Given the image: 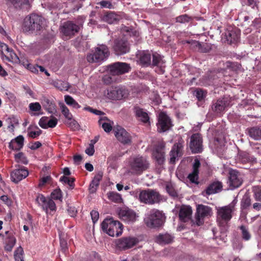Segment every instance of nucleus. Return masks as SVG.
Instances as JSON below:
<instances>
[{
    "label": "nucleus",
    "mask_w": 261,
    "mask_h": 261,
    "mask_svg": "<svg viewBox=\"0 0 261 261\" xmlns=\"http://www.w3.org/2000/svg\"><path fill=\"white\" fill-rule=\"evenodd\" d=\"M225 37L228 43H236L240 39V33L235 30H228L225 32Z\"/></svg>",
    "instance_id": "obj_29"
},
{
    "label": "nucleus",
    "mask_w": 261,
    "mask_h": 261,
    "mask_svg": "<svg viewBox=\"0 0 261 261\" xmlns=\"http://www.w3.org/2000/svg\"><path fill=\"white\" fill-rule=\"evenodd\" d=\"M228 183L231 189L241 186L243 183V179L240 173L236 170L229 171Z\"/></svg>",
    "instance_id": "obj_20"
},
{
    "label": "nucleus",
    "mask_w": 261,
    "mask_h": 261,
    "mask_svg": "<svg viewBox=\"0 0 261 261\" xmlns=\"http://www.w3.org/2000/svg\"><path fill=\"white\" fill-rule=\"evenodd\" d=\"M110 73L112 75H119L128 72L131 69L129 64L117 62L111 64L108 66Z\"/></svg>",
    "instance_id": "obj_14"
},
{
    "label": "nucleus",
    "mask_w": 261,
    "mask_h": 261,
    "mask_svg": "<svg viewBox=\"0 0 261 261\" xmlns=\"http://www.w3.org/2000/svg\"><path fill=\"white\" fill-rule=\"evenodd\" d=\"M128 95V89L122 85L111 86L104 91V96L106 98L112 100L124 99Z\"/></svg>",
    "instance_id": "obj_5"
},
{
    "label": "nucleus",
    "mask_w": 261,
    "mask_h": 261,
    "mask_svg": "<svg viewBox=\"0 0 261 261\" xmlns=\"http://www.w3.org/2000/svg\"><path fill=\"white\" fill-rule=\"evenodd\" d=\"M251 198L248 194H245L241 202V208L242 210L247 209L251 205Z\"/></svg>",
    "instance_id": "obj_40"
},
{
    "label": "nucleus",
    "mask_w": 261,
    "mask_h": 261,
    "mask_svg": "<svg viewBox=\"0 0 261 261\" xmlns=\"http://www.w3.org/2000/svg\"><path fill=\"white\" fill-rule=\"evenodd\" d=\"M90 215L93 223H95L99 218V213L97 211L92 210Z\"/></svg>",
    "instance_id": "obj_62"
},
{
    "label": "nucleus",
    "mask_w": 261,
    "mask_h": 261,
    "mask_svg": "<svg viewBox=\"0 0 261 261\" xmlns=\"http://www.w3.org/2000/svg\"><path fill=\"white\" fill-rule=\"evenodd\" d=\"M112 48L116 55H122L129 51L130 44L126 39L119 38L114 40Z\"/></svg>",
    "instance_id": "obj_11"
},
{
    "label": "nucleus",
    "mask_w": 261,
    "mask_h": 261,
    "mask_svg": "<svg viewBox=\"0 0 261 261\" xmlns=\"http://www.w3.org/2000/svg\"><path fill=\"white\" fill-rule=\"evenodd\" d=\"M37 128L38 129L37 131H30L28 132V135L29 137L35 139L38 137L42 134V131L38 127H37Z\"/></svg>",
    "instance_id": "obj_55"
},
{
    "label": "nucleus",
    "mask_w": 261,
    "mask_h": 261,
    "mask_svg": "<svg viewBox=\"0 0 261 261\" xmlns=\"http://www.w3.org/2000/svg\"><path fill=\"white\" fill-rule=\"evenodd\" d=\"M102 231L111 237H118L123 231V225L113 218L105 219L101 224Z\"/></svg>",
    "instance_id": "obj_3"
},
{
    "label": "nucleus",
    "mask_w": 261,
    "mask_h": 261,
    "mask_svg": "<svg viewBox=\"0 0 261 261\" xmlns=\"http://www.w3.org/2000/svg\"><path fill=\"white\" fill-rule=\"evenodd\" d=\"M152 55L148 51H143L139 55L140 64L144 66H149L151 64Z\"/></svg>",
    "instance_id": "obj_31"
},
{
    "label": "nucleus",
    "mask_w": 261,
    "mask_h": 261,
    "mask_svg": "<svg viewBox=\"0 0 261 261\" xmlns=\"http://www.w3.org/2000/svg\"><path fill=\"white\" fill-rule=\"evenodd\" d=\"M51 179H52L50 175H47V176L43 177L40 179V182L39 184V186L40 187H42V186L45 185L46 183L50 182Z\"/></svg>",
    "instance_id": "obj_59"
},
{
    "label": "nucleus",
    "mask_w": 261,
    "mask_h": 261,
    "mask_svg": "<svg viewBox=\"0 0 261 261\" xmlns=\"http://www.w3.org/2000/svg\"><path fill=\"white\" fill-rule=\"evenodd\" d=\"M60 181L64 184H67L69 185L71 189H73L74 187V178H69L66 176H62L60 178Z\"/></svg>",
    "instance_id": "obj_43"
},
{
    "label": "nucleus",
    "mask_w": 261,
    "mask_h": 261,
    "mask_svg": "<svg viewBox=\"0 0 261 261\" xmlns=\"http://www.w3.org/2000/svg\"><path fill=\"white\" fill-rule=\"evenodd\" d=\"M230 101L227 98L218 99L212 106V110L217 113H220L230 106Z\"/></svg>",
    "instance_id": "obj_25"
},
{
    "label": "nucleus",
    "mask_w": 261,
    "mask_h": 261,
    "mask_svg": "<svg viewBox=\"0 0 261 261\" xmlns=\"http://www.w3.org/2000/svg\"><path fill=\"white\" fill-rule=\"evenodd\" d=\"M110 55L108 46L104 44L95 48L92 53L87 56V60L89 63H99L106 60Z\"/></svg>",
    "instance_id": "obj_8"
},
{
    "label": "nucleus",
    "mask_w": 261,
    "mask_h": 261,
    "mask_svg": "<svg viewBox=\"0 0 261 261\" xmlns=\"http://www.w3.org/2000/svg\"><path fill=\"white\" fill-rule=\"evenodd\" d=\"M36 201L46 214L49 210L50 212H55L57 210L56 205L54 200L49 197H46L43 194H38L36 197Z\"/></svg>",
    "instance_id": "obj_12"
},
{
    "label": "nucleus",
    "mask_w": 261,
    "mask_h": 261,
    "mask_svg": "<svg viewBox=\"0 0 261 261\" xmlns=\"http://www.w3.org/2000/svg\"><path fill=\"white\" fill-rule=\"evenodd\" d=\"M238 161L245 164L249 163L256 162V159L245 151H240L238 153Z\"/></svg>",
    "instance_id": "obj_30"
},
{
    "label": "nucleus",
    "mask_w": 261,
    "mask_h": 261,
    "mask_svg": "<svg viewBox=\"0 0 261 261\" xmlns=\"http://www.w3.org/2000/svg\"><path fill=\"white\" fill-rule=\"evenodd\" d=\"M192 210L190 206L181 207L179 212V218L180 221L186 222L191 218Z\"/></svg>",
    "instance_id": "obj_28"
},
{
    "label": "nucleus",
    "mask_w": 261,
    "mask_h": 261,
    "mask_svg": "<svg viewBox=\"0 0 261 261\" xmlns=\"http://www.w3.org/2000/svg\"><path fill=\"white\" fill-rule=\"evenodd\" d=\"M57 119L51 116L50 119L47 122V127L54 128L57 125Z\"/></svg>",
    "instance_id": "obj_56"
},
{
    "label": "nucleus",
    "mask_w": 261,
    "mask_h": 261,
    "mask_svg": "<svg viewBox=\"0 0 261 261\" xmlns=\"http://www.w3.org/2000/svg\"><path fill=\"white\" fill-rule=\"evenodd\" d=\"M105 21L107 22L110 24L117 22L118 20V16L113 12H110L106 14L103 17Z\"/></svg>",
    "instance_id": "obj_38"
},
{
    "label": "nucleus",
    "mask_w": 261,
    "mask_h": 261,
    "mask_svg": "<svg viewBox=\"0 0 261 261\" xmlns=\"http://www.w3.org/2000/svg\"><path fill=\"white\" fill-rule=\"evenodd\" d=\"M232 210L230 205L219 207L217 212V221L221 231H225L228 228V223L232 218Z\"/></svg>",
    "instance_id": "obj_7"
},
{
    "label": "nucleus",
    "mask_w": 261,
    "mask_h": 261,
    "mask_svg": "<svg viewBox=\"0 0 261 261\" xmlns=\"http://www.w3.org/2000/svg\"><path fill=\"white\" fill-rule=\"evenodd\" d=\"M108 198L110 200L116 203H121L122 201L121 195L114 192H110L108 194Z\"/></svg>",
    "instance_id": "obj_41"
},
{
    "label": "nucleus",
    "mask_w": 261,
    "mask_h": 261,
    "mask_svg": "<svg viewBox=\"0 0 261 261\" xmlns=\"http://www.w3.org/2000/svg\"><path fill=\"white\" fill-rule=\"evenodd\" d=\"M165 216L162 211L157 209H152L144 219L146 225L149 228L161 227L165 221Z\"/></svg>",
    "instance_id": "obj_6"
},
{
    "label": "nucleus",
    "mask_w": 261,
    "mask_h": 261,
    "mask_svg": "<svg viewBox=\"0 0 261 261\" xmlns=\"http://www.w3.org/2000/svg\"><path fill=\"white\" fill-rule=\"evenodd\" d=\"M206 93L204 90L201 89H197L195 90V96L198 100L201 101L206 96Z\"/></svg>",
    "instance_id": "obj_54"
},
{
    "label": "nucleus",
    "mask_w": 261,
    "mask_h": 261,
    "mask_svg": "<svg viewBox=\"0 0 261 261\" xmlns=\"http://www.w3.org/2000/svg\"><path fill=\"white\" fill-rule=\"evenodd\" d=\"M212 48L211 44L204 42H200L199 52L203 53H209Z\"/></svg>",
    "instance_id": "obj_44"
},
{
    "label": "nucleus",
    "mask_w": 261,
    "mask_h": 261,
    "mask_svg": "<svg viewBox=\"0 0 261 261\" xmlns=\"http://www.w3.org/2000/svg\"><path fill=\"white\" fill-rule=\"evenodd\" d=\"M16 8L28 10L30 8L29 0H9Z\"/></svg>",
    "instance_id": "obj_37"
},
{
    "label": "nucleus",
    "mask_w": 261,
    "mask_h": 261,
    "mask_svg": "<svg viewBox=\"0 0 261 261\" xmlns=\"http://www.w3.org/2000/svg\"><path fill=\"white\" fill-rule=\"evenodd\" d=\"M184 141L180 138L178 142L176 143L172 147L170 152V163L174 164L177 157L182 155V150L184 147Z\"/></svg>",
    "instance_id": "obj_22"
},
{
    "label": "nucleus",
    "mask_w": 261,
    "mask_h": 261,
    "mask_svg": "<svg viewBox=\"0 0 261 261\" xmlns=\"http://www.w3.org/2000/svg\"><path fill=\"white\" fill-rule=\"evenodd\" d=\"M240 228L241 230L242 238L245 241L249 240L251 238V235L246 226L242 225Z\"/></svg>",
    "instance_id": "obj_49"
},
{
    "label": "nucleus",
    "mask_w": 261,
    "mask_h": 261,
    "mask_svg": "<svg viewBox=\"0 0 261 261\" xmlns=\"http://www.w3.org/2000/svg\"><path fill=\"white\" fill-rule=\"evenodd\" d=\"M158 131L159 133L165 132L173 126L170 118L163 112L159 114L157 123Z\"/></svg>",
    "instance_id": "obj_16"
},
{
    "label": "nucleus",
    "mask_w": 261,
    "mask_h": 261,
    "mask_svg": "<svg viewBox=\"0 0 261 261\" xmlns=\"http://www.w3.org/2000/svg\"><path fill=\"white\" fill-rule=\"evenodd\" d=\"M61 109L62 113L65 116V117L68 119L71 120L72 118V115L69 112V110L68 108L64 104L61 106Z\"/></svg>",
    "instance_id": "obj_51"
},
{
    "label": "nucleus",
    "mask_w": 261,
    "mask_h": 261,
    "mask_svg": "<svg viewBox=\"0 0 261 261\" xmlns=\"http://www.w3.org/2000/svg\"><path fill=\"white\" fill-rule=\"evenodd\" d=\"M139 199L141 202L148 204L158 203L162 199L161 195L156 190L152 189L144 190L140 191Z\"/></svg>",
    "instance_id": "obj_9"
},
{
    "label": "nucleus",
    "mask_w": 261,
    "mask_h": 261,
    "mask_svg": "<svg viewBox=\"0 0 261 261\" xmlns=\"http://www.w3.org/2000/svg\"><path fill=\"white\" fill-rule=\"evenodd\" d=\"M165 143L161 141L159 142L155 145L153 151L152 156L155 160L156 163L159 165H163L165 161Z\"/></svg>",
    "instance_id": "obj_13"
},
{
    "label": "nucleus",
    "mask_w": 261,
    "mask_h": 261,
    "mask_svg": "<svg viewBox=\"0 0 261 261\" xmlns=\"http://www.w3.org/2000/svg\"><path fill=\"white\" fill-rule=\"evenodd\" d=\"M133 111L136 118L139 121L144 123L149 122V117L146 110L138 106H135L133 108Z\"/></svg>",
    "instance_id": "obj_26"
},
{
    "label": "nucleus",
    "mask_w": 261,
    "mask_h": 261,
    "mask_svg": "<svg viewBox=\"0 0 261 261\" xmlns=\"http://www.w3.org/2000/svg\"><path fill=\"white\" fill-rule=\"evenodd\" d=\"M29 108L31 111L34 112L39 111L41 109V105L37 102L31 103L29 105Z\"/></svg>",
    "instance_id": "obj_58"
},
{
    "label": "nucleus",
    "mask_w": 261,
    "mask_h": 261,
    "mask_svg": "<svg viewBox=\"0 0 261 261\" xmlns=\"http://www.w3.org/2000/svg\"><path fill=\"white\" fill-rule=\"evenodd\" d=\"M45 19L37 14L32 13L24 19L22 29L24 33L32 34L40 31L43 28Z\"/></svg>",
    "instance_id": "obj_1"
},
{
    "label": "nucleus",
    "mask_w": 261,
    "mask_h": 261,
    "mask_svg": "<svg viewBox=\"0 0 261 261\" xmlns=\"http://www.w3.org/2000/svg\"><path fill=\"white\" fill-rule=\"evenodd\" d=\"M50 198L53 200H59L60 201L62 202L63 195L61 190L59 188H57L54 190L50 194Z\"/></svg>",
    "instance_id": "obj_39"
},
{
    "label": "nucleus",
    "mask_w": 261,
    "mask_h": 261,
    "mask_svg": "<svg viewBox=\"0 0 261 261\" xmlns=\"http://www.w3.org/2000/svg\"><path fill=\"white\" fill-rule=\"evenodd\" d=\"M254 196L256 200L261 201V186L254 188Z\"/></svg>",
    "instance_id": "obj_57"
},
{
    "label": "nucleus",
    "mask_w": 261,
    "mask_h": 261,
    "mask_svg": "<svg viewBox=\"0 0 261 261\" xmlns=\"http://www.w3.org/2000/svg\"><path fill=\"white\" fill-rule=\"evenodd\" d=\"M15 167L16 169L11 172L10 176L13 182L18 184L29 175V171L26 167L19 165H16Z\"/></svg>",
    "instance_id": "obj_17"
},
{
    "label": "nucleus",
    "mask_w": 261,
    "mask_h": 261,
    "mask_svg": "<svg viewBox=\"0 0 261 261\" xmlns=\"http://www.w3.org/2000/svg\"><path fill=\"white\" fill-rule=\"evenodd\" d=\"M174 237L169 233L160 234L155 238V242L161 245H165L172 243Z\"/></svg>",
    "instance_id": "obj_34"
},
{
    "label": "nucleus",
    "mask_w": 261,
    "mask_h": 261,
    "mask_svg": "<svg viewBox=\"0 0 261 261\" xmlns=\"http://www.w3.org/2000/svg\"><path fill=\"white\" fill-rule=\"evenodd\" d=\"M96 142V141L91 140V143L89 144V147L87 148L85 150L86 153L88 155L91 156L93 155L95 150L94 148V144Z\"/></svg>",
    "instance_id": "obj_53"
},
{
    "label": "nucleus",
    "mask_w": 261,
    "mask_h": 261,
    "mask_svg": "<svg viewBox=\"0 0 261 261\" xmlns=\"http://www.w3.org/2000/svg\"><path fill=\"white\" fill-rule=\"evenodd\" d=\"M192 20V17L187 14L181 15L176 17V21L181 23H188Z\"/></svg>",
    "instance_id": "obj_45"
},
{
    "label": "nucleus",
    "mask_w": 261,
    "mask_h": 261,
    "mask_svg": "<svg viewBox=\"0 0 261 261\" xmlns=\"http://www.w3.org/2000/svg\"><path fill=\"white\" fill-rule=\"evenodd\" d=\"M212 214V208L203 204H199L196 208V223L198 226L203 224V219L205 217H211Z\"/></svg>",
    "instance_id": "obj_15"
},
{
    "label": "nucleus",
    "mask_w": 261,
    "mask_h": 261,
    "mask_svg": "<svg viewBox=\"0 0 261 261\" xmlns=\"http://www.w3.org/2000/svg\"><path fill=\"white\" fill-rule=\"evenodd\" d=\"M6 238L4 239V248L8 252L12 251L16 244V239L12 231H5Z\"/></svg>",
    "instance_id": "obj_23"
},
{
    "label": "nucleus",
    "mask_w": 261,
    "mask_h": 261,
    "mask_svg": "<svg viewBox=\"0 0 261 261\" xmlns=\"http://www.w3.org/2000/svg\"><path fill=\"white\" fill-rule=\"evenodd\" d=\"M222 189V184L220 181H215L211 184L206 189L205 192L208 195L218 193Z\"/></svg>",
    "instance_id": "obj_32"
},
{
    "label": "nucleus",
    "mask_w": 261,
    "mask_h": 261,
    "mask_svg": "<svg viewBox=\"0 0 261 261\" xmlns=\"http://www.w3.org/2000/svg\"><path fill=\"white\" fill-rule=\"evenodd\" d=\"M84 20L79 17L75 21H67L60 28V32L65 37L70 39L79 33L83 28Z\"/></svg>",
    "instance_id": "obj_2"
},
{
    "label": "nucleus",
    "mask_w": 261,
    "mask_h": 261,
    "mask_svg": "<svg viewBox=\"0 0 261 261\" xmlns=\"http://www.w3.org/2000/svg\"><path fill=\"white\" fill-rule=\"evenodd\" d=\"M118 215L122 221L127 223H134L138 217L134 210L128 207L121 208L118 213Z\"/></svg>",
    "instance_id": "obj_19"
},
{
    "label": "nucleus",
    "mask_w": 261,
    "mask_h": 261,
    "mask_svg": "<svg viewBox=\"0 0 261 261\" xmlns=\"http://www.w3.org/2000/svg\"><path fill=\"white\" fill-rule=\"evenodd\" d=\"M27 68L33 73L38 72V65H33L32 64H28L27 65Z\"/></svg>",
    "instance_id": "obj_61"
},
{
    "label": "nucleus",
    "mask_w": 261,
    "mask_h": 261,
    "mask_svg": "<svg viewBox=\"0 0 261 261\" xmlns=\"http://www.w3.org/2000/svg\"><path fill=\"white\" fill-rule=\"evenodd\" d=\"M187 42L190 44V47L191 49L194 51H199L200 42L192 40L188 41Z\"/></svg>",
    "instance_id": "obj_52"
},
{
    "label": "nucleus",
    "mask_w": 261,
    "mask_h": 261,
    "mask_svg": "<svg viewBox=\"0 0 261 261\" xmlns=\"http://www.w3.org/2000/svg\"><path fill=\"white\" fill-rule=\"evenodd\" d=\"M139 243V240L134 237H122L116 241V246L121 250L130 249Z\"/></svg>",
    "instance_id": "obj_18"
},
{
    "label": "nucleus",
    "mask_w": 261,
    "mask_h": 261,
    "mask_svg": "<svg viewBox=\"0 0 261 261\" xmlns=\"http://www.w3.org/2000/svg\"><path fill=\"white\" fill-rule=\"evenodd\" d=\"M128 166L132 174L139 175L148 169L149 163L145 157L137 156L130 159Z\"/></svg>",
    "instance_id": "obj_4"
},
{
    "label": "nucleus",
    "mask_w": 261,
    "mask_h": 261,
    "mask_svg": "<svg viewBox=\"0 0 261 261\" xmlns=\"http://www.w3.org/2000/svg\"><path fill=\"white\" fill-rule=\"evenodd\" d=\"M200 165L201 164L200 161L197 159H195L192 167L193 171L188 176V179L192 183L196 184H198L199 169Z\"/></svg>",
    "instance_id": "obj_24"
},
{
    "label": "nucleus",
    "mask_w": 261,
    "mask_h": 261,
    "mask_svg": "<svg viewBox=\"0 0 261 261\" xmlns=\"http://www.w3.org/2000/svg\"><path fill=\"white\" fill-rule=\"evenodd\" d=\"M23 250L22 247H20L15 250L14 252V258L15 261H24L23 257Z\"/></svg>",
    "instance_id": "obj_47"
},
{
    "label": "nucleus",
    "mask_w": 261,
    "mask_h": 261,
    "mask_svg": "<svg viewBox=\"0 0 261 261\" xmlns=\"http://www.w3.org/2000/svg\"><path fill=\"white\" fill-rule=\"evenodd\" d=\"M166 190L167 193L172 197H177V193L171 182H168L166 185Z\"/></svg>",
    "instance_id": "obj_46"
},
{
    "label": "nucleus",
    "mask_w": 261,
    "mask_h": 261,
    "mask_svg": "<svg viewBox=\"0 0 261 261\" xmlns=\"http://www.w3.org/2000/svg\"><path fill=\"white\" fill-rule=\"evenodd\" d=\"M55 86L61 91L68 90L69 88L68 83L63 81H60L59 82L55 83Z\"/></svg>",
    "instance_id": "obj_50"
},
{
    "label": "nucleus",
    "mask_w": 261,
    "mask_h": 261,
    "mask_svg": "<svg viewBox=\"0 0 261 261\" xmlns=\"http://www.w3.org/2000/svg\"><path fill=\"white\" fill-rule=\"evenodd\" d=\"M15 160L17 163H21L24 165H27L28 164V160L27 157L24 155V154L20 152L18 153L15 154L14 156Z\"/></svg>",
    "instance_id": "obj_42"
},
{
    "label": "nucleus",
    "mask_w": 261,
    "mask_h": 261,
    "mask_svg": "<svg viewBox=\"0 0 261 261\" xmlns=\"http://www.w3.org/2000/svg\"><path fill=\"white\" fill-rule=\"evenodd\" d=\"M115 136L123 144H129L132 142L130 135L123 128L118 126L115 129Z\"/></svg>",
    "instance_id": "obj_21"
},
{
    "label": "nucleus",
    "mask_w": 261,
    "mask_h": 261,
    "mask_svg": "<svg viewBox=\"0 0 261 261\" xmlns=\"http://www.w3.org/2000/svg\"><path fill=\"white\" fill-rule=\"evenodd\" d=\"M24 140V137L22 135L17 136L9 143V148L16 151L20 150L23 146Z\"/></svg>",
    "instance_id": "obj_27"
},
{
    "label": "nucleus",
    "mask_w": 261,
    "mask_h": 261,
    "mask_svg": "<svg viewBox=\"0 0 261 261\" xmlns=\"http://www.w3.org/2000/svg\"><path fill=\"white\" fill-rule=\"evenodd\" d=\"M105 120L104 119H100L98 121V123L100 125H101L106 132L109 133L112 130V126L110 123L105 122Z\"/></svg>",
    "instance_id": "obj_48"
},
{
    "label": "nucleus",
    "mask_w": 261,
    "mask_h": 261,
    "mask_svg": "<svg viewBox=\"0 0 261 261\" xmlns=\"http://www.w3.org/2000/svg\"><path fill=\"white\" fill-rule=\"evenodd\" d=\"M99 5L102 8H107L111 9L113 8V5L110 1H102L99 3Z\"/></svg>",
    "instance_id": "obj_63"
},
{
    "label": "nucleus",
    "mask_w": 261,
    "mask_h": 261,
    "mask_svg": "<svg viewBox=\"0 0 261 261\" xmlns=\"http://www.w3.org/2000/svg\"><path fill=\"white\" fill-rule=\"evenodd\" d=\"M48 118L47 117H42L39 121V125L42 128L46 129L47 128V120Z\"/></svg>",
    "instance_id": "obj_60"
},
{
    "label": "nucleus",
    "mask_w": 261,
    "mask_h": 261,
    "mask_svg": "<svg viewBox=\"0 0 261 261\" xmlns=\"http://www.w3.org/2000/svg\"><path fill=\"white\" fill-rule=\"evenodd\" d=\"M43 107L48 113L55 114L56 112V104L53 101L46 97H44L41 101Z\"/></svg>",
    "instance_id": "obj_33"
},
{
    "label": "nucleus",
    "mask_w": 261,
    "mask_h": 261,
    "mask_svg": "<svg viewBox=\"0 0 261 261\" xmlns=\"http://www.w3.org/2000/svg\"><path fill=\"white\" fill-rule=\"evenodd\" d=\"M248 134L249 136L254 140H261V126H255L249 128Z\"/></svg>",
    "instance_id": "obj_36"
},
{
    "label": "nucleus",
    "mask_w": 261,
    "mask_h": 261,
    "mask_svg": "<svg viewBox=\"0 0 261 261\" xmlns=\"http://www.w3.org/2000/svg\"><path fill=\"white\" fill-rule=\"evenodd\" d=\"M189 147L193 153H199L203 151V139L199 133L193 134L190 138Z\"/></svg>",
    "instance_id": "obj_10"
},
{
    "label": "nucleus",
    "mask_w": 261,
    "mask_h": 261,
    "mask_svg": "<svg viewBox=\"0 0 261 261\" xmlns=\"http://www.w3.org/2000/svg\"><path fill=\"white\" fill-rule=\"evenodd\" d=\"M151 58H152V60L151 61V65L160 67L162 73H164V70L163 69V67H164L163 65L165 63L163 62L161 56L159 54L155 53L152 55Z\"/></svg>",
    "instance_id": "obj_35"
},
{
    "label": "nucleus",
    "mask_w": 261,
    "mask_h": 261,
    "mask_svg": "<svg viewBox=\"0 0 261 261\" xmlns=\"http://www.w3.org/2000/svg\"><path fill=\"white\" fill-rule=\"evenodd\" d=\"M99 185V184L92 180L89 187V190L90 191V192H95L97 188L98 187Z\"/></svg>",
    "instance_id": "obj_64"
}]
</instances>
